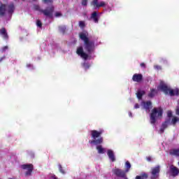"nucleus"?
Segmentation results:
<instances>
[{
	"instance_id": "obj_4",
	"label": "nucleus",
	"mask_w": 179,
	"mask_h": 179,
	"mask_svg": "<svg viewBox=\"0 0 179 179\" xmlns=\"http://www.w3.org/2000/svg\"><path fill=\"white\" fill-rule=\"evenodd\" d=\"M163 117V109L162 108H154L150 115V124H156L157 120Z\"/></svg>"
},
{
	"instance_id": "obj_2",
	"label": "nucleus",
	"mask_w": 179,
	"mask_h": 179,
	"mask_svg": "<svg viewBox=\"0 0 179 179\" xmlns=\"http://www.w3.org/2000/svg\"><path fill=\"white\" fill-rule=\"evenodd\" d=\"M34 8L35 10H38V12L42 13L43 16H45L46 17H50V19L52 17V15H54V12L55 10V7H54V5H49L45 9H42L40 6H35Z\"/></svg>"
},
{
	"instance_id": "obj_34",
	"label": "nucleus",
	"mask_w": 179,
	"mask_h": 179,
	"mask_svg": "<svg viewBox=\"0 0 179 179\" xmlns=\"http://www.w3.org/2000/svg\"><path fill=\"white\" fill-rule=\"evenodd\" d=\"M55 17H61V16H62V13H59V12H56L55 14Z\"/></svg>"
},
{
	"instance_id": "obj_14",
	"label": "nucleus",
	"mask_w": 179,
	"mask_h": 179,
	"mask_svg": "<svg viewBox=\"0 0 179 179\" xmlns=\"http://www.w3.org/2000/svg\"><path fill=\"white\" fill-rule=\"evenodd\" d=\"M15 3H10L9 5L7 6V12L9 15H12V13L15 12Z\"/></svg>"
},
{
	"instance_id": "obj_19",
	"label": "nucleus",
	"mask_w": 179,
	"mask_h": 179,
	"mask_svg": "<svg viewBox=\"0 0 179 179\" xmlns=\"http://www.w3.org/2000/svg\"><path fill=\"white\" fill-rule=\"evenodd\" d=\"M156 94H157V90L154 88L150 89V92L148 94V97H150V99H153V97H155Z\"/></svg>"
},
{
	"instance_id": "obj_41",
	"label": "nucleus",
	"mask_w": 179,
	"mask_h": 179,
	"mask_svg": "<svg viewBox=\"0 0 179 179\" xmlns=\"http://www.w3.org/2000/svg\"><path fill=\"white\" fill-rule=\"evenodd\" d=\"M176 115H179V107L176 108Z\"/></svg>"
},
{
	"instance_id": "obj_17",
	"label": "nucleus",
	"mask_w": 179,
	"mask_h": 179,
	"mask_svg": "<svg viewBox=\"0 0 179 179\" xmlns=\"http://www.w3.org/2000/svg\"><path fill=\"white\" fill-rule=\"evenodd\" d=\"M108 156L111 162H115V155L112 150H108Z\"/></svg>"
},
{
	"instance_id": "obj_38",
	"label": "nucleus",
	"mask_w": 179,
	"mask_h": 179,
	"mask_svg": "<svg viewBox=\"0 0 179 179\" xmlns=\"http://www.w3.org/2000/svg\"><path fill=\"white\" fill-rule=\"evenodd\" d=\"M140 66H141V68H146V64H145V63H141Z\"/></svg>"
},
{
	"instance_id": "obj_25",
	"label": "nucleus",
	"mask_w": 179,
	"mask_h": 179,
	"mask_svg": "<svg viewBox=\"0 0 179 179\" xmlns=\"http://www.w3.org/2000/svg\"><path fill=\"white\" fill-rule=\"evenodd\" d=\"M145 91H138L136 93L137 98L141 100L142 97L143 96V94H145Z\"/></svg>"
},
{
	"instance_id": "obj_37",
	"label": "nucleus",
	"mask_w": 179,
	"mask_h": 179,
	"mask_svg": "<svg viewBox=\"0 0 179 179\" xmlns=\"http://www.w3.org/2000/svg\"><path fill=\"white\" fill-rule=\"evenodd\" d=\"M8 48V46H3L1 50L2 52H5V51H6Z\"/></svg>"
},
{
	"instance_id": "obj_22",
	"label": "nucleus",
	"mask_w": 179,
	"mask_h": 179,
	"mask_svg": "<svg viewBox=\"0 0 179 179\" xmlns=\"http://www.w3.org/2000/svg\"><path fill=\"white\" fill-rule=\"evenodd\" d=\"M96 150H98V153L99 155H103L106 152V149H104L101 145L96 146Z\"/></svg>"
},
{
	"instance_id": "obj_45",
	"label": "nucleus",
	"mask_w": 179,
	"mask_h": 179,
	"mask_svg": "<svg viewBox=\"0 0 179 179\" xmlns=\"http://www.w3.org/2000/svg\"><path fill=\"white\" fill-rule=\"evenodd\" d=\"M129 117H132V113L131 112L129 113Z\"/></svg>"
},
{
	"instance_id": "obj_32",
	"label": "nucleus",
	"mask_w": 179,
	"mask_h": 179,
	"mask_svg": "<svg viewBox=\"0 0 179 179\" xmlns=\"http://www.w3.org/2000/svg\"><path fill=\"white\" fill-rule=\"evenodd\" d=\"M167 117L169 118V120L171 118V117H173V112H171V110H169L167 112Z\"/></svg>"
},
{
	"instance_id": "obj_48",
	"label": "nucleus",
	"mask_w": 179,
	"mask_h": 179,
	"mask_svg": "<svg viewBox=\"0 0 179 179\" xmlns=\"http://www.w3.org/2000/svg\"><path fill=\"white\" fill-rule=\"evenodd\" d=\"M22 1H26V0H22Z\"/></svg>"
},
{
	"instance_id": "obj_35",
	"label": "nucleus",
	"mask_w": 179,
	"mask_h": 179,
	"mask_svg": "<svg viewBox=\"0 0 179 179\" xmlns=\"http://www.w3.org/2000/svg\"><path fill=\"white\" fill-rule=\"evenodd\" d=\"M83 66L85 69H89V68H90V64H87V63H84L83 64Z\"/></svg>"
},
{
	"instance_id": "obj_9",
	"label": "nucleus",
	"mask_w": 179,
	"mask_h": 179,
	"mask_svg": "<svg viewBox=\"0 0 179 179\" xmlns=\"http://www.w3.org/2000/svg\"><path fill=\"white\" fill-rule=\"evenodd\" d=\"M22 169H23V170H27V171L25 173V176L27 177L29 176H31V173H33V170L34 169L33 168V164H23L22 165Z\"/></svg>"
},
{
	"instance_id": "obj_33",
	"label": "nucleus",
	"mask_w": 179,
	"mask_h": 179,
	"mask_svg": "<svg viewBox=\"0 0 179 179\" xmlns=\"http://www.w3.org/2000/svg\"><path fill=\"white\" fill-rule=\"evenodd\" d=\"M59 170L60 173H62V174H65V171H64V169H62V166L61 164H59Z\"/></svg>"
},
{
	"instance_id": "obj_36",
	"label": "nucleus",
	"mask_w": 179,
	"mask_h": 179,
	"mask_svg": "<svg viewBox=\"0 0 179 179\" xmlns=\"http://www.w3.org/2000/svg\"><path fill=\"white\" fill-rule=\"evenodd\" d=\"M155 69H157V71H162V66L159 65H155L154 66Z\"/></svg>"
},
{
	"instance_id": "obj_40",
	"label": "nucleus",
	"mask_w": 179,
	"mask_h": 179,
	"mask_svg": "<svg viewBox=\"0 0 179 179\" xmlns=\"http://www.w3.org/2000/svg\"><path fill=\"white\" fill-rule=\"evenodd\" d=\"M146 160H148V162H152V157H147Z\"/></svg>"
},
{
	"instance_id": "obj_11",
	"label": "nucleus",
	"mask_w": 179,
	"mask_h": 179,
	"mask_svg": "<svg viewBox=\"0 0 179 179\" xmlns=\"http://www.w3.org/2000/svg\"><path fill=\"white\" fill-rule=\"evenodd\" d=\"M76 54H78V55H80V57H81V58H83V59L86 60L87 59V58H89V55L83 51V47L82 46H80L77 48Z\"/></svg>"
},
{
	"instance_id": "obj_28",
	"label": "nucleus",
	"mask_w": 179,
	"mask_h": 179,
	"mask_svg": "<svg viewBox=\"0 0 179 179\" xmlns=\"http://www.w3.org/2000/svg\"><path fill=\"white\" fill-rule=\"evenodd\" d=\"M143 179H148V178L149 177V175H148V173H141V176H140Z\"/></svg>"
},
{
	"instance_id": "obj_46",
	"label": "nucleus",
	"mask_w": 179,
	"mask_h": 179,
	"mask_svg": "<svg viewBox=\"0 0 179 179\" xmlns=\"http://www.w3.org/2000/svg\"><path fill=\"white\" fill-rule=\"evenodd\" d=\"M54 179H58V178H57V177H55Z\"/></svg>"
},
{
	"instance_id": "obj_7",
	"label": "nucleus",
	"mask_w": 179,
	"mask_h": 179,
	"mask_svg": "<svg viewBox=\"0 0 179 179\" xmlns=\"http://www.w3.org/2000/svg\"><path fill=\"white\" fill-rule=\"evenodd\" d=\"M91 6H93L94 9H100V8H103L106 6V2L101 1L99 3V0H92L90 3Z\"/></svg>"
},
{
	"instance_id": "obj_47",
	"label": "nucleus",
	"mask_w": 179,
	"mask_h": 179,
	"mask_svg": "<svg viewBox=\"0 0 179 179\" xmlns=\"http://www.w3.org/2000/svg\"><path fill=\"white\" fill-rule=\"evenodd\" d=\"M32 1H34V2H35V1H37V0H32Z\"/></svg>"
},
{
	"instance_id": "obj_12",
	"label": "nucleus",
	"mask_w": 179,
	"mask_h": 179,
	"mask_svg": "<svg viewBox=\"0 0 179 179\" xmlns=\"http://www.w3.org/2000/svg\"><path fill=\"white\" fill-rule=\"evenodd\" d=\"M132 80L141 83L143 80V76L141 73H135L132 77Z\"/></svg>"
},
{
	"instance_id": "obj_1",
	"label": "nucleus",
	"mask_w": 179,
	"mask_h": 179,
	"mask_svg": "<svg viewBox=\"0 0 179 179\" xmlns=\"http://www.w3.org/2000/svg\"><path fill=\"white\" fill-rule=\"evenodd\" d=\"M80 38L84 42L83 48L87 52V54H92L94 52L96 46L94 45V41H90L87 35L85 33H80L79 34Z\"/></svg>"
},
{
	"instance_id": "obj_39",
	"label": "nucleus",
	"mask_w": 179,
	"mask_h": 179,
	"mask_svg": "<svg viewBox=\"0 0 179 179\" xmlns=\"http://www.w3.org/2000/svg\"><path fill=\"white\" fill-rule=\"evenodd\" d=\"M6 57L5 56H3L0 58V64L1 62H2V61H3V59H5Z\"/></svg>"
},
{
	"instance_id": "obj_20",
	"label": "nucleus",
	"mask_w": 179,
	"mask_h": 179,
	"mask_svg": "<svg viewBox=\"0 0 179 179\" xmlns=\"http://www.w3.org/2000/svg\"><path fill=\"white\" fill-rule=\"evenodd\" d=\"M144 108H145L146 111H150V108H152V102L148 101L144 103Z\"/></svg>"
},
{
	"instance_id": "obj_15",
	"label": "nucleus",
	"mask_w": 179,
	"mask_h": 179,
	"mask_svg": "<svg viewBox=\"0 0 179 179\" xmlns=\"http://www.w3.org/2000/svg\"><path fill=\"white\" fill-rule=\"evenodd\" d=\"M6 13V5L0 2V16H5Z\"/></svg>"
},
{
	"instance_id": "obj_43",
	"label": "nucleus",
	"mask_w": 179,
	"mask_h": 179,
	"mask_svg": "<svg viewBox=\"0 0 179 179\" xmlns=\"http://www.w3.org/2000/svg\"><path fill=\"white\" fill-rule=\"evenodd\" d=\"M31 66H33V65H31L30 64H27V68H31Z\"/></svg>"
},
{
	"instance_id": "obj_13",
	"label": "nucleus",
	"mask_w": 179,
	"mask_h": 179,
	"mask_svg": "<svg viewBox=\"0 0 179 179\" xmlns=\"http://www.w3.org/2000/svg\"><path fill=\"white\" fill-rule=\"evenodd\" d=\"M0 34L2 36L4 40H8L9 36L8 35V32L6 31V29L3 27L0 29Z\"/></svg>"
},
{
	"instance_id": "obj_21",
	"label": "nucleus",
	"mask_w": 179,
	"mask_h": 179,
	"mask_svg": "<svg viewBox=\"0 0 179 179\" xmlns=\"http://www.w3.org/2000/svg\"><path fill=\"white\" fill-rule=\"evenodd\" d=\"M91 19H93L94 23H99V17H97V12L94 11L91 15Z\"/></svg>"
},
{
	"instance_id": "obj_26",
	"label": "nucleus",
	"mask_w": 179,
	"mask_h": 179,
	"mask_svg": "<svg viewBox=\"0 0 179 179\" xmlns=\"http://www.w3.org/2000/svg\"><path fill=\"white\" fill-rule=\"evenodd\" d=\"M125 167H126V173H128V171H129V170L131 169V163L129 162V161H127L125 163Z\"/></svg>"
},
{
	"instance_id": "obj_23",
	"label": "nucleus",
	"mask_w": 179,
	"mask_h": 179,
	"mask_svg": "<svg viewBox=\"0 0 179 179\" xmlns=\"http://www.w3.org/2000/svg\"><path fill=\"white\" fill-rule=\"evenodd\" d=\"M179 121V118L177 117H173L171 121V125H173V127H176V124H177V122H178Z\"/></svg>"
},
{
	"instance_id": "obj_8",
	"label": "nucleus",
	"mask_w": 179,
	"mask_h": 179,
	"mask_svg": "<svg viewBox=\"0 0 179 179\" xmlns=\"http://www.w3.org/2000/svg\"><path fill=\"white\" fill-rule=\"evenodd\" d=\"M160 173V166H157L151 169V179L159 178V174Z\"/></svg>"
},
{
	"instance_id": "obj_42",
	"label": "nucleus",
	"mask_w": 179,
	"mask_h": 179,
	"mask_svg": "<svg viewBox=\"0 0 179 179\" xmlns=\"http://www.w3.org/2000/svg\"><path fill=\"white\" fill-rule=\"evenodd\" d=\"M139 105L138 104V103H136L135 105H134V108H139Z\"/></svg>"
},
{
	"instance_id": "obj_18",
	"label": "nucleus",
	"mask_w": 179,
	"mask_h": 179,
	"mask_svg": "<svg viewBox=\"0 0 179 179\" xmlns=\"http://www.w3.org/2000/svg\"><path fill=\"white\" fill-rule=\"evenodd\" d=\"M171 171L173 177H177V176L179 174V169L176 166L171 168Z\"/></svg>"
},
{
	"instance_id": "obj_24",
	"label": "nucleus",
	"mask_w": 179,
	"mask_h": 179,
	"mask_svg": "<svg viewBox=\"0 0 179 179\" xmlns=\"http://www.w3.org/2000/svg\"><path fill=\"white\" fill-rule=\"evenodd\" d=\"M59 31H60V33H62V34H65V33L66 32V27L65 25L59 26Z\"/></svg>"
},
{
	"instance_id": "obj_27",
	"label": "nucleus",
	"mask_w": 179,
	"mask_h": 179,
	"mask_svg": "<svg viewBox=\"0 0 179 179\" xmlns=\"http://www.w3.org/2000/svg\"><path fill=\"white\" fill-rule=\"evenodd\" d=\"M85 26V21H79V27H81V29H84Z\"/></svg>"
},
{
	"instance_id": "obj_16",
	"label": "nucleus",
	"mask_w": 179,
	"mask_h": 179,
	"mask_svg": "<svg viewBox=\"0 0 179 179\" xmlns=\"http://www.w3.org/2000/svg\"><path fill=\"white\" fill-rule=\"evenodd\" d=\"M169 155L171 156H176V157H179V148L178 149L173 148L170 150Z\"/></svg>"
},
{
	"instance_id": "obj_10",
	"label": "nucleus",
	"mask_w": 179,
	"mask_h": 179,
	"mask_svg": "<svg viewBox=\"0 0 179 179\" xmlns=\"http://www.w3.org/2000/svg\"><path fill=\"white\" fill-rule=\"evenodd\" d=\"M169 125H171V119L168 118L162 123L161 128L159 129V134H164V129L169 127Z\"/></svg>"
},
{
	"instance_id": "obj_30",
	"label": "nucleus",
	"mask_w": 179,
	"mask_h": 179,
	"mask_svg": "<svg viewBox=\"0 0 179 179\" xmlns=\"http://www.w3.org/2000/svg\"><path fill=\"white\" fill-rule=\"evenodd\" d=\"M87 2H89V0H82L81 1L82 6H87Z\"/></svg>"
},
{
	"instance_id": "obj_6",
	"label": "nucleus",
	"mask_w": 179,
	"mask_h": 179,
	"mask_svg": "<svg viewBox=\"0 0 179 179\" xmlns=\"http://www.w3.org/2000/svg\"><path fill=\"white\" fill-rule=\"evenodd\" d=\"M113 172L117 177H120V178L128 179V178L127 177L126 171H123L120 169H115L113 170Z\"/></svg>"
},
{
	"instance_id": "obj_3",
	"label": "nucleus",
	"mask_w": 179,
	"mask_h": 179,
	"mask_svg": "<svg viewBox=\"0 0 179 179\" xmlns=\"http://www.w3.org/2000/svg\"><path fill=\"white\" fill-rule=\"evenodd\" d=\"M103 132H104V130H92L91 131V136L94 139L92 141H90L89 143L92 145L94 143V145H101L103 143V137L101 135L103 134Z\"/></svg>"
},
{
	"instance_id": "obj_44",
	"label": "nucleus",
	"mask_w": 179,
	"mask_h": 179,
	"mask_svg": "<svg viewBox=\"0 0 179 179\" xmlns=\"http://www.w3.org/2000/svg\"><path fill=\"white\" fill-rule=\"evenodd\" d=\"M136 179H143L141 176H137Z\"/></svg>"
},
{
	"instance_id": "obj_31",
	"label": "nucleus",
	"mask_w": 179,
	"mask_h": 179,
	"mask_svg": "<svg viewBox=\"0 0 179 179\" xmlns=\"http://www.w3.org/2000/svg\"><path fill=\"white\" fill-rule=\"evenodd\" d=\"M36 26H38V27H43V23H41L40 20H37Z\"/></svg>"
},
{
	"instance_id": "obj_5",
	"label": "nucleus",
	"mask_w": 179,
	"mask_h": 179,
	"mask_svg": "<svg viewBox=\"0 0 179 179\" xmlns=\"http://www.w3.org/2000/svg\"><path fill=\"white\" fill-rule=\"evenodd\" d=\"M159 88L160 89V90H162V92H163L164 93V94H169V96H171V97H173L174 96H179V89L178 88L171 90V89L169 88L167 85H166L163 83H159Z\"/></svg>"
},
{
	"instance_id": "obj_29",
	"label": "nucleus",
	"mask_w": 179,
	"mask_h": 179,
	"mask_svg": "<svg viewBox=\"0 0 179 179\" xmlns=\"http://www.w3.org/2000/svg\"><path fill=\"white\" fill-rule=\"evenodd\" d=\"M43 2L44 3H50V5H52V3H54V0H43Z\"/></svg>"
}]
</instances>
